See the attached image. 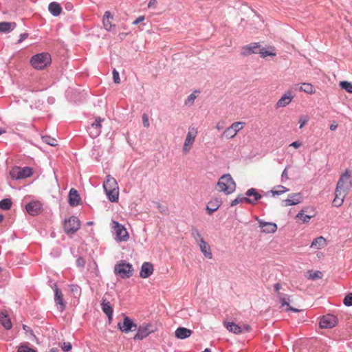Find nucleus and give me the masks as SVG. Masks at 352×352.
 <instances>
[{
    "label": "nucleus",
    "mask_w": 352,
    "mask_h": 352,
    "mask_svg": "<svg viewBox=\"0 0 352 352\" xmlns=\"http://www.w3.org/2000/svg\"><path fill=\"white\" fill-rule=\"evenodd\" d=\"M262 198V195L254 188L248 189L244 195H239L236 199L232 201L230 206L233 207L239 204H248L256 205Z\"/></svg>",
    "instance_id": "nucleus-1"
},
{
    "label": "nucleus",
    "mask_w": 352,
    "mask_h": 352,
    "mask_svg": "<svg viewBox=\"0 0 352 352\" xmlns=\"http://www.w3.org/2000/svg\"><path fill=\"white\" fill-rule=\"evenodd\" d=\"M217 189L226 195H230L235 191L236 183L230 174H224L219 178L217 184Z\"/></svg>",
    "instance_id": "nucleus-2"
},
{
    "label": "nucleus",
    "mask_w": 352,
    "mask_h": 352,
    "mask_svg": "<svg viewBox=\"0 0 352 352\" xmlns=\"http://www.w3.org/2000/svg\"><path fill=\"white\" fill-rule=\"evenodd\" d=\"M51 62V56L47 52H42L34 55L30 59L32 66L36 69H43L50 65Z\"/></svg>",
    "instance_id": "nucleus-3"
},
{
    "label": "nucleus",
    "mask_w": 352,
    "mask_h": 352,
    "mask_svg": "<svg viewBox=\"0 0 352 352\" xmlns=\"http://www.w3.org/2000/svg\"><path fill=\"white\" fill-rule=\"evenodd\" d=\"M114 273L121 278H129L133 276V268L129 263L121 261L115 265Z\"/></svg>",
    "instance_id": "nucleus-4"
},
{
    "label": "nucleus",
    "mask_w": 352,
    "mask_h": 352,
    "mask_svg": "<svg viewBox=\"0 0 352 352\" xmlns=\"http://www.w3.org/2000/svg\"><path fill=\"white\" fill-rule=\"evenodd\" d=\"M351 187L352 181L351 179V173L349 170H346L339 179L336 189L345 194H348Z\"/></svg>",
    "instance_id": "nucleus-5"
},
{
    "label": "nucleus",
    "mask_w": 352,
    "mask_h": 352,
    "mask_svg": "<svg viewBox=\"0 0 352 352\" xmlns=\"http://www.w3.org/2000/svg\"><path fill=\"white\" fill-rule=\"evenodd\" d=\"M32 168L28 166H14L10 172V175L12 179L16 180L29 177L32 175Z\"/></svg>",
    "instance_id": "nucleus-6"
},
{
    "label": "nucleus",
    "mask_w": 352,
    "mask_h": 352,
    "mask_svg": "<svg viewBox=\"0 0 352 352\" xmlns=\"http://www.w3.org/2000/svg\"><path fill=\"white\" fill-rule=\"evenodd\" d=\"M80 227V222L78 217L72 216L64 221V231L67 234H73L76 232Z\"/></svg>",
    "instance_id": "nucleus-7"
},
{
    "label": "nucleus",
    "mask_w": 352,
    "mask_h": 352,
    "mask_svg": "<svg viewBox=\"0 0 352 352\" xmlns=\"http://www.w3.org/2000/svg\"><path fill=\"white\" fill-rule=\"evenodd\" d=\"M136 330L137 333L133 337L134 340H142L155 331V330L152 329V324L151 323H144L138 327Z\"/></svg>",
    "instance_id": "nucleus-8"
},
{
    "label": "nucleus",
    "mask_w": 352,
    "mask_h": 352,
    "mask_svg": "<svg viewBox=\"0 0 352 352\" xmlns=\"http://www.w3.org/2000/svg\"><path fill=\"white\" fill-rule=\"evenodd\" d=\"M197 133L198 132L197 129L194 127H190L188 129V131L187 133L182 148L183 152L184 153H188L189 151L191 149L195 142Z\"/></svg>",
    "instance_id": "nucleus-9"
},
{
    "label": "nucleus",
    "mask_w": 352,
    "mask_h": 352,
    "mask_svg": "<svg viewBox=\"0 0 352 352\" xmlns=\"http://www.w3.org/2000/svg\"><path fill=\"white\" fill-rule=\"evenodd\" d=\"M104 120V118L98 117L93 123L87 126V131L91 138H96L100 135L102 129V122Z\"/></svg>",
    "instance_id": "nucleus-10"
},
{
    "label": "nucleus",
    "mask_w": 352,
    "mask_h": 352,
    "mask_svg": "<svg viewBox=\"0 0 352 352\" xmlns=\"http://www.w3.org/2000/svg\"><path fill=\"white\" fill-rule=\"evenodd\" d=\"M137 328V324H135L132 319L126 316H124L122 323H118V329L123 333H127L130 331H135Z\"/></svg>",
    "instance_id": "nucleus-11"
},
{
    "label": "nucleus",
    "mask_w": 352,
    "mask_h": 352,
    "mask_svg": "<svg viewBox=\"0 0 352 352\" xmlns=\"http://www.w3.org/2000/svg\"><path fill=\"white\" fill-rule=\"evenodd\" d=\"M338 323V318L333 314H327L321 317L320 320V327L322 329H331Z\"/></svg>",
    "instance_id": "nucleus-12"
},
{
    "label": "nucleus",
    "mask_w": 352,
    "mask_h": 352,
    "mask_svg": "<svg viewBox=\"0 0 352 352\" xmlns=\"http://www.w3.org/2000/svg\"><path fill=\"white\" fill-rule=\"evenodd\" d=\"M113 223L114 224L113 230L116 235V240L119 241H126L129 236L124 226L115 221H113Z\"/></svg>",
    "instance_id": "nucleus-13"
},
{
    "label": "nucleus",
    "mask_w": 352,
    "mask_h": 352,
    "mask_svg": "<svg viewBox=\"0 0 352 352\" xmlns=\"http://www.w3.org/2000/svg\"><path fill=\"white\" fill-rule=\"evenodd\" d=\"M260 47L259 43H252L249 45H244L241 47V55L245 57L252 54H258Z\"/></svg>",
    "instance_id": "nucleus-14"
},
{
    "label": "nucleus",
    "mask_w": 352,
    "mask_h": 352,
    "mask_svg": "<svg viewBox=\"0 0 352 352\" xmlns=\"http://www.w3.org/2000/svg\"><path fill=\"white\" fill-rule=\"evenodd\" d=\"M54 302L60 312H63L65 309L66 305L63 300V294L56 284H54Z\"/></svg>",
    "instance_id": "nucleus-15"
},
{
    "label": "nucleus",
    "mask_w": 352,
    "mask_h": 352,
    "mask_svg": "<svg viewBox=\"0 0 352 352\" xmlns=\"http://www.w3.org/2000/svg\"><path fill=\"white\" fill-rule=\"evenodd\" d=\"M277 297L280 301V307H287L285 309L286 311H292L295 313L299 311L298 309L289 306L290 296L288 294H278V296Z\"/></svg>",
    "instance_id": "nucleus-16"
},
{
    "label": "nucleus",
    "mask_w": 352,
    "mask_h": 352,
    "mask_svg": "<svg viewBox=\"0 0 352 352\" xmlns=\"http://www.w3.org/2000/svg\"><path fill=\"white\" fill-rule=\"evenodd\" d=\"M41 204L38 201H31L25 206L26 211L32 216L38 214L41 209Z\"/></svg>",
    "instance_id": "nucleus-17"
},
{
    "label": "nucleus",
    "mask_w": 352,
    "mask_h": 352,
    "mask_svg": "<svg viewBox=\"0 0 352 352\" xmlns=\"http://www.w3.org/2000/svg\"><path fill=\"white\" fill-rule=\"evenodd\" d=\"M154 271L153 265L151 263L144 262L142 265L140 276L142 278H148L153 274Z\"/></svg>",
    "instance_id": "nucleus-18"
},
{
    "label": "nucleus",
    "mask_w": 352,
    "mask_h": 352,
    "mask_svg": "<svg viewBox=\"0 0 352 352\" xmlns=\"http://www.w3.org/2000/svg\"><path fill=\"white\" fill-rule=\"evenodd\" d=\"M294 98V96L290 91L286 92L283 96L277 101L276 108L285 107L287 106Z\"/></svg>",
    "instance_id": "nucleus-19"
},
{
    "label": "nucleus",
    "mask_w": 352,
    "mask_h": 352,
    "mask_svg": "<svg viewBox=\"0 0 352 352\" xmlns=\"http://www.w3.org/2000/svg\"><path fill=\"white\" fill-rule=\"evenodd\" d=\"M221 200L219 198H214L211 199L206 206V211L208 214L211 215L214 212L218 210L221 205Z\"/></svg>",
    "instance_id": "nucleus-20"
},
{
    "label": "nucleus",
    "mask_w": 352,
    "mask_h": 352,
    "mask_svg": "<svg viewBox=\"0 0 352 352\" xmlns=\"http://www.w3.org/2000/svg\"><path fill=\"white\" fill-rule=\"evenodd\" d=\"M302 196L300 193H292L289 195L288 198L283 200L285 206H294L300 203Z\"/></svg>",
    "instance_id": "nucleus-21"
},
{
    "label": "nucleus",
    "mask_w": 352,
    "mask_h": 352,
    "mask_svg": "<svg viewBox=\"0 0 352 352\" xmlns=\"http://www.w3.org/2000/svg\"><path fill=\"white\" fill-rule=\"evenodd\" d=\"M80 201V197L78 190L72 188L69 192V204L71 206H77Z\"/></svg>",
    "instance_id": "nucleus-22"
},
{
    "label": "nucleus",
    "mask_w": 352,
    "mask_h": 352,
    "mask_svg": "<svg viewBox=\"0 0 352 352\" xmlns=\"http://www.w3.org/2000/svg\"><path fill=\"white\" fill-rule=\"evenodd\" d=\"M260 227L263 229V232L265 233H274L277 230V226L274 223L265 222L261 220L258 221Z\"/></svg>",
    "instance_id": "nucleus-23"
},
{
    "label": "nucleus",
    "mask_w": 352,
    "mask_h": 352,
    "mask_svg": "<svg viewBox=\"0 0 352 352\" xmlns=\"http://www.w3.org/2000/svg\"><path fill=\"white\" fill-rule=\"evenodd\" d=\"M101 308L102 311L107 316L109 320L112 319L113 309L110 302L106 299L102 298L101 301Z\"/></svg>",
    "instance_id": "nucleus-24"
},
{
    "label": "nucleus",
    "mask_w": 352,
    "mask_h": 352,
    "mask_svg": "<svg viewBox=\"0 0 352 352\" xmlns=\"http://www.w3.org/2000/svg\"><path fill=\"white\" fill-rule=\"evenodd\" d=\"M192 331L185 327H178L175 331V336L177 338L184 340L189 338Z\"/></svg>",
    "instance_id": "nucleus-25"
},
{
    "label": "nucleus",
    "mask_w": 352,
    "mask_h": 352,
    "mask_svg": "<svg viewBox=\"0 0 352 352\" xmlns=\"http://www.w3.org/2000/svg\"><path fill=\"white\" fill-rule=\"evenodd\" d=\"M201 252L208 258H212V254L210 250V245L204 241V239H201V241L197 243Z\"/></svg>",
    "instance_id": "nucleus-26"
},
{
    "label": "nucleus",
    "mask_w": 352,
    "mask_h": 352,
    "mask_svg": "<svg viewBox=\"0 0 352 352\" xmlns=\"http://www.w3.org/2000/svg\"><path fill=\"white\" fill-rule=\"evenodd\" d=\"M103 188L104 190L109 189L115 190V188H118V186L116 180L111 175H107L103 183Z\"/></svg>",
    "instance_id": "nucleus-27"
},
{
    "label": "nucleus",
    "mask_w": 352,
    "mask_h": 352,
    "mask_svg": "<svg viewBox=\"0 0 352 352\" xmlns=\"http://www.w3.org/2000/svg\"><path fill=\"white\" fill-rule=\"evenodd\" d=\"M347 194H345L340 190H335V198L332 202V204L335 207H340L342 205L344 202V197Z\"/></svg>",
    "instance_id": "nucleus-28"
},
{
    "label": "nucleus",
    "mask_w": 352,
    "mask_h": 352,
    "mask_svg": "<svg viewBox=\"0 0 352 352\" xmlns=\"http://www.w3.org/2000/svg\"><path fill=\"white\" fill-rule=\"evenodd\" d=\"M224 325L229 331L235 334H239L243 332L242 327L233 322H225Z\"/></svg>",
    "instance_id": "nucleus-29"
},
{
    "label": "nucleus",
    "mask_w": 352,
    "mask_h": 352,
    "mask_svg": "<svg viewBox=\"0 0 352 352\" xmlns=\"http://www.w3.org/2000/svg\"><path fill=\"white\" fill-rule=\"evenodd\" d=\"M112 19L113 16L111 15V12L109 11H106L103 16L102 23L104 29L107 31H111L112 30V27L114 26V25H112L110 21V19Z\"/></svg>",
    "instance_id": "nucleus-30"
},
{
    "label": "nucleus",
    "mask_w": 352,
    "mask_h": 352,
    "mask_svg": "<svg viewBox=\"0 0 352 352\" xmlns=\"http://www.w3.org/2000/svg\"><path fill=\"white\" fill-rule=\"evenodd\" d=\"M0 323L7 330L10 329L12 327L10 318L5 312L0 314Z\"/></svg>",
    "instance_id": "nucleus-31"
},
{
    "label": "nucleus",
    "mask_w": 352,
    "mask_h": 352,
    "mask_svg": "<svg viewBox=\"0 0 352 352\" xmlns=\"http://www.w3.org/2000/svg\"><path fill=\"white\" fill-rule=\"evenodd\" d=\"M275 48L272 46H269L267 48H261L260 47L258 54L261 55L262 58H265L267 56H275L276 53L274 52Z\"/></svg>",
    "instance_id": "nucleus-32"
},
{
    "label": "nucleus",
    "mask_w": 352,
    "mask_h": 352,
    "mask_svg": "<svg viewBox=\"0 0 352 352\" xmlns=\"http://www.w3.org/2000/svg\"><path fill=\"white\" fill-rule=\"evenodd\" d=\"M48 10L54 16H58L62 11L61 6L56 2L50 3L48 6Z\"/></svg>",
    "instance_id": "nucleus-33"
},
{
    "label": "nucleus",
    "mask_w": 352,
    "mask_h": 352,
    "mask_svg": "<svg viewBox=\"0 0 352 352\" xmlns=\"http://www.w3.org/2000/svg\"><path fill=\"white\" fill-rule=\"evenodd\" d=\"M106 195L111 202H117L118 200L119 190L118 188L109 189L104 190Z\"/></svg>",
    "instance_id": "nucleus-34"
},
{
    "label": "nucleus",
    "mask_w": 352,
    "mask_h": 352,
    "mask_svg": "<svg viewBox=\"0 0 352 352\" xmlns=\"http://www.w3.org/2000/svg\"><path fill=\"white\" fill-rule=\"evenodd\" d=\"M16 27L15 23L10 22H1L0 23V32H10Z\"/></svg>",
    "instance_id": "nucleus-35"
},
{
    "label": "nucleus",
    "mask_w": 352,
    "mask_h": 352,
    "mask_svg": "<svg viewBox=\"0 0 352 352\" xmlns=\"http://www.w3.org/2000/svg\"><path fill=\"white\" fill-rule=\"evenodd\" d=\"M299 90L309 94H313L316 92V89L311 83L304 82L299 87Z\"/></svg>",
    "instance_id": "nucleus-36"
},
{
    "label": "nucleus",
    "mask_w": 352,
    "mask_h": 352,
    "mask_svg": "<svg viewBox=\"0 0 352 352\" xmlns=\"http://www.w3.org/2000/svg\"><path fill=\"white\" fill-rule=\"evenodd\" d=\"M325 239L322 236L316 238L311 244V248L319 249L325 245Z\"/></svg>",
    "instance_id": "nucleus-37"
},
{
    "label": "nucleus",
    "mask_w": 352,
    "mask_h": 352,
    "mask_svg": "<svg viewBox=\"0 0 352 352\" xmlns=\"http://www.w3.org/2000/svg\"><path fill=\"white\" fill-rule=\"evenodd\" d=\"M314 214H305V210H300L296 216V219H299L302 221V222H308L312 217H314Z\"/></svg>",
    "instance_id": "nucleus-38"
},
{
    "label": "nucleus",
    "mask_w": 352,
    "mask_h": 352,
    "mask_svg": "<svg viewBox=\"0 0 352 352\" xmlns=\"http://www.w3.org/2000/svg\"><path fill=\"white\" fill-rule=\"evenodd\" d=\"M236 135V133L235 131L232 129L231 126H229L224 130L221 138L230 139V138L235 137Z\"/></svg>",
    "instance_id": "nucleus-39"
},
{
    "label": "nucleus",
    "mask_w": 352,
    "mask_h": 352,
    "mask_svg": "<svg viewBox=\"0 0 352 352\" xmlns=\"http://www.w3.org/2000/svg\"><path fill=\"white\" fill-rule=\"evenodd\" d=\"M277 190H271L270 192L273 196L274 195H280L287 191H289V189L283 186L279 185L277 186Z\"/></svg>",
    "instance_id": "nucleus-40"
},
{
    "label": "nucleus",
    "mask_w": 352,
    "mask_h": 352,
    "mask_svg": "<svg viewBox=\"0 0 352 352\" xmlns=\"http://www.w3.org/2000/svg\"><path fill=\"white\" fill-rule=\"evenodd\" d=\"M12 206V201L10 199H3L0 201V208L2 210H9Z\"/></svg>",
    "instance_id": "nucleus-41"
},
{
    "label": "nucleus",
    "mask_w": 352,
    "mask_h": 352,
    "mask_svg": "<svg viewBox=\"0 0 352 352\" xmlns=\"http://www.w3.org/2000/svg\"><path fill=\"white\" fill-rule=\"evenodd\" d=\"M308 278L311 280H316L322 277V273L320 271H309Z\"/></svg>",
    "instance_id": "nucleus-42"
},
{
    "label": "nucleus",
    "mask_w": 352,
    "mask_h": 352,
    "mask_svg": "<svg viewBox=\"0 0 352 352\" xmlns=\"http://www.w3.org/2000/svg\"><path fill=\"white\" fill-rule=\"evenodd\" d=\"M342 89H344L348 93L352 94V83L348 81H342L340 83Z\"/></svg>",
    "instance_id": "nucleus-43"
},
{
    "label": "nucleus",
    "mask_w": 352,
    "mask_h": 352,
    "mask_svg": "<svg viewBox=\"0 0 352 352\" xmlns=\"http://www.w3.org/2000/svg\"><path fill=\"white\" fill-rule=\"evenodd\" d=\"M42 139H43V141L50 145V146H56L57 145V140L54 138H52L50 136H48V135H45V136H43L42 137Z\"/></svg>",
    "instance_id": "nucleus-44"
},
{
    "label": "nucleus",
    "mask_w": 352,
    "mask_h": 352,
    "mask_svg": "<svg viewBox=\"0 0 352 352\" xmlns=\"http://www.w3.org/2000/svg\"><path fill=\"white\" fill-rule=\"evenodd\" d=\"M70 291L73 294V295L76 296H80L81 294V288L77 285H71Z\"/></svg>",
    "instance_id": "nucleus-45"
},
{
    "label": "nucleus",
    "mask_w": 352,
    "mask_h": 352,
    "mask_svg": "<svg viewBox=\"0 0 352 352\" xmlns=\"http://www.w3.org/2000/svg\"><path fill=\"white\" fill-rule=\"evenodd\" d=\"M191 234L192 237L195 239V240L197 241V243H199V241H201V239H203L199 231L195 228H192Z\"/></svg>",
    "instance_id": "nucleus-46"
},
{
    "label": "nucleus",
    "mask_w": 352,
    "mask_h": 352,
    "mask_svg": "<svg viewBox=\"0 0 352 352\" xmlns=\"http://www.w3.org/2000/svg\"><path fill=\"white\" fill-rule=\"evenodd\" d=\"M244 123L242 122H235L232 124L231 129L235 131L236 133L243 128Z\"/></svg>",
    "instance_id": "nucleus-47"
},
{
    "label": "nucleus",
    "mask_w": 352,
    "mask_h": 352,
    "mask_svg": "<svg viewBox=\"0 0 352 352\" xmlns=\"http://www.w3.org/2000/svg\"><path fill=\"white\" fill-rule=\"evenodd\" d=\"M343 303L345 306L350 307L352 306V293L347 294L344 300Z\"/></svg>",
    "instance_id": "nucleus-48"
},
{
    "label": "nucleus",
    "mask_w": 352,
    "mask_h": 352,
    "mask_svg": "<svg viewBox=\"0 0 352 352\" xmlns=\"http://www.w3.org/2000/svg\"><path fill=\"white\" fill-rule=\"evenodd\" d=\"M17 352H36V350L33 349L32 348H30L26 345H21Z\"/></svg>",
    "instance_id": "nucleus-49"
},
{
    "label": "nucleus",
    "mask_w": 352,
    "mask_h": 352,
    "mask_svg": "<svg viewBox=\"0 0 352 352\" xmlns=\"http://www.w3.org/2000/svg\"><path fill=\"white\" fill-rule=\"evenodd\" d=\"M196 98V96L195 94H190L187 99L185 100V104L186 105H192L194 103V100Z\"/></svg>",
    "instance_id": "nucleus-50"
},
{
    "label": "nucleus",
    "mask_w": 352,
    "mask_h": 352,
    "mask_svg": "<svg viewBox=\"0 0 352 352\" xmlns=\"http://www.w3.org/2000/svg\"><path fill=\"white\" fill-rule=\"evenodd\" d=\"M60 347L62 349V350L64 351V352H68L72 348V345L70 342H63L61 345H60Z\"/></svg>",
    "instance_id": "nucleus-51"
},
{
    "label": "nucleus",
    "mask_w": 352,
    "mask_h": 352,
    "mask_svg": "<svg viewBox=\"0 0 352 352\" xmlns=\"http://www.w3.org/2000/svg\"><path fill=\"white\" fill-rule=\"evenodd\" d=\"M76 265L79 267H84L85 265V260L82 257L79 256L76 259Z\"/></svg>",
    "instance_id": "nucleus-52"
},
{
    "label": "nucleus",
    "mask_w": 352,
    "mask_h": 352,
    "mask_svg": "<svg viewBox=\"0 0 352 352\" xmlns=\"http://www.w3.org/2000/svg\"><path fill=\"white\" fill-rule=\"evenodd\" d=\"M142 123H143V126L144 127L148 128L150 126L148 118V116L146 113H144L143 116H142Z\"/></svg>",
    "instance_id": "nucleus-53"
},
{
    "label": "nucleus",
    "mask_w": 352,
    "mask_h": 352,
    "mask_svg": "<svg viewBox=\"0 0 352 352\" xmlns=\"http://www.w3.org/2000/svg\"><path fill=\"white\" fill-rule=\"evenodd\" d=\"M113 81L115 83H117V84L120 83V77H119V73L116 69L113 70Z\"/></svg>",
    "instance_id": "nucleus-54"
},
{
    "label": "nucleus",
    "mask_w": 352,
    "mask_h": 352,
    "mask_svg": "<svg viewBox=\"0 0 352 352\" xmlns=\"http://www.w3.org/2000/svg\"><path fill=\"white\" fill-rule=\"evenodd\" d=\"M309 119L307 117H305V116H302L300 117V120H299V123H300V129H302L306 124L307 122H308Z\"/></svg>",
    "instance_id": "nucleus-55"
},
{
    "label": "nucleus",
    "mask_w": 352,
    "mask_h": 352,
    "mask_svg": "<svg viewBox=\"0 0 352 352\" xmlns=\"http://www.w3.org/2000/svg\"><path fill=\"white\" fill-rule=\"evenodd\" d=\"M157 208L160 212L162 214H166L168 213V209L166 206H162L159 203L157 204Z\"/></svg>",
    "instance_id": "nucleus-56"
},
{
    "label": "nucleus",
    "mask_w": 352,
    "mask_h": 352,
    "mask_svg": "<svg viewBox=\"0 0 352 352\" xmlns=\"http://www.w3.org/2000/svg\"><path fill=\"white\" fill-rule=\"evenodd\" d=\"M282 288L281 284L279 283H277L274 284V289L275 292L276 293L277 296H278V294H282L280 290Z\"/></svg>",
    "instance_id": "nucleus-57"
},
{
    "label": "nucleus",
    "mask_w": 352,
    "mask_h": 352,
    "mask_svg": "<svg viewBox=\"0 0 352 352\" xmlns=\"http://www.w3.org/2000/svg\"><path fill=\"white\" fill-rule=\"evenodd\" d=\"M288 179H289V177H288V175H287V168L286 167L282 173L281 182H284V180H287Z\"/></svg>",
    "instance_id": "nucleus-58"
},
{
    "label": "nucleus",
    "mask_w": 352,
    "mask_h": 352,
    "mask_svg": "<svg viewBox=\"0 0 352 352\" xmlns=\"http://www.w3.org/2000/svg\"><path fill=\"white\" fill-rule=\"evenodd\" d=\"M145 17L144 16H138L133 22V25H137L140 23V22H142L144 20Z\"/></svg>",
    "instance_id": "nucleus-59"
},
{
    "label": "nucleus",
    "mask_w": 352,
    "mask_h": 352,
    "mask_svg": "<svg viewBox=\"0 0 352 352\" xmlns=\"http://www.w3.org/2000/svg\"><path fill=\"white\" fill-rule=\"evenodd\" d=\"M23 329L25 331V333H30L31 335H33V331L32 330V329L30 327H28L25 324H23Z\"/></svg>",
    "instance_id": "nucleus-60"
},
{
    "label": "nucleus",
    "mask_w": 352,
    "mask_h": 352,
    "mask_svg": "<svg viewBox=\"0 0 352 352\" xmlns=\"http://www.w3.org/2000/svg\"><path fill=\"white\" fill-rule=\"evenodd\" d=\"M215 128L218 130V131H221L222 130L223 128H224V122H219Z\"/></svg>",
    "instance_id": "nucleus-61"
},
{
    "label": "nucleus",
    "mask_w": 352,
    "mask_h": 352,
    "mask_svg": "<svg viewBox=\"0 0 352 352\" xmlns=\"http://www.w3.org/2000/svg\"><path fill=\"white\" fill-rule=\"evenodd\" d=\"M28 37V33H23V34H20V38L19 40L18 41V43H21L23 40H25V38H27Z\"/></svg>",
    "instance_id": "nucleus-62"
},
{
    "label": "nucleus",
    "mask_w": 352,
    "mask_h": 352,
    "mask_svg": "<svg viewBox=\"0 0 352 352\" xmlns=\"http://www.w3.org/2000/svg\"><path fill=\"white\" fill-rule=\"evenodd\" d=\"M302 145V143L299 141H296V142H292L289 146H293L296 148H299L300 146Z\"/></svg>",
    "instance_id": "nucleus-63"
},
{
    "label": "nucleus",
    "mask_w": 352,
    "mask_h": 352,
    "mask_svg": "<svg viewBox=\"0 0 352 352\" xmlns=\"http://www.w3.org/2000/svg\"><path fill=\"white\" fill-rule=\"evenodd\" d=\"M156 4H157V1L156 0H150L149 3L148 4V8L155 7Z\"/></svg>",
    "instance_id": "nucleus-64"
}]
</instances>
